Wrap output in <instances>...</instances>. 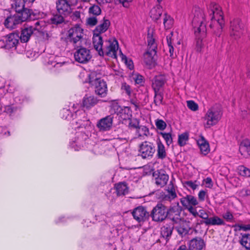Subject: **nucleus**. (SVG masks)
I'll use <instances>...</instances> for the list:
<instances>
[{
	"instance_id": "6ab92c4d",
	"label": "nucleus",
	"mask_w": 250,
	"mask_h": 250,
	"mask_svg": "<svg viewBox=\"0 0 250 250\" xmlns=\"http://www.w3.org/2000/svg\"><path fill=\"white\" fill-rule=\"evenodd\" d=\"M98 102L97 98L93 95H85L82 101V106L86 109H90L95 106Z\"/></svg>"
},
{
	"instance_id": "69168bd1",
	"label": "nucleus",
	"mask_w": 250,
	"mask_h": 250,
	"mask_svg": "<svg viewBox=\"0 0 250 250\" xmlns=\"http://www.w3.org/2000/svg\"><path fill=\"white\" fill-rule=\"evenodd\" d=\"M203 183L205 185L206 188H211L213 187V182L212 179L210 177H207L204 179Z\"/></svg>"
},
{
	"instance_id": "6e6552de",
	"label": "nucleus",
	"mask_w": 250,
	"mask_h": 250,
	"mask_svg": "<svg viewBox=\"0 0 250 250\" xmlns=\"http://www.w3.org/2000/svg\"><path fill=\"white\" fill-rule=\"evenodd\" d=\"M85 128H79L81 130L76 133L75 137L70 142V146L75 150L78 151L83 147L85 140L87 137V135L83 132V129Z\"/></svg>"
},
{
	"instance_id": "39448f33",
	"label": "nucleus",
	"mask_w": 250,
	"mask_h": 250,
	"mask_svg": "<svg viewBox=\"0 0 250 250\" xmlns=\"http://www.w3.org/2000/svg\"><path fill=\"white\" fill-rule=\"evenodd\" d=\"M222 115V112L220 108L216 106L210 107L203 118L204 127L208 128L216 125Z\"/></svg>"
},
{
	"instance_id": "f03ea898",
	"label": "nucleus",
	"mask_w": 250,
	"mask_h": 250,
	"mask_svg": "<svg viewBox=\"0 0 250 250\" xmlns=\"http://www.w3.org/2000/svg\"><path fill=\"white\" fill-rule=\"evenodd\" d=\"M69 108H63L60 112L62 119L71 121L72 129L85 128L89 125L90 122L86 117L85 113L82 110H79L80 105L78 104H73L68 106Z\"/></svg>"
},
{
	"instance_id": "5701e85b",
	"label": "nucleus",
	"mask_w": 250,
	"mask_h": 250,
	"mask_svg": "<svg viewBox=\"0 0 250 250\" xmlns=\"http://www.w3.org/2000/svg\"><path fill=\"white\" fill-rule=\"evenodd\" d=\"M173 228H174L182 236L187 234L189 230V228L184 220H181L179 222L173 224Z\"/></svg>"
},
{
	"instance_id": "a18cd8bd",
	"label": "nucleus",
	"mask_w": 250,
	"mask_h": 250,
	"mask_svg": "<svg viewBox=\"0 0 250 250\" xmlns=\"http://www.w3.org/2000/svg\"><path fill=\"white\" fill-rule=\"evenodd\" d=\"M164 19V25L166 29H170L172 27L173 24V19L170 16L167 14H165Z\"/></svg>"
},
{
	"instance_id": "c03bdc74",
	"label": "nucleus",
	"mask_w": 250,
	"mask_h": 250,
	"mask_svg": "<svg viewBox=\"0 0 250 250\" xmlns=\"http://www.w3.org/2000/svg\"><path fill=\"white\" fill-rule=\"evenodd\" d=\"M136 133L138 136H147L149 135V131L146 126L144 125H140L136 130Z\"/></svg>"
},
{
	"instance_id": "de8ad7c7",
	"label": "nucleus",
	"mask_w": 250,
	"mask_h": 250,
	"mask_svg": "<svg viewBox=\"0 0 250 250\" xmlns=\"http://www.w3.org/2000/svg\"><path fill=\"white\" fill-rule=\"evenodd\" d=\"M122 61L124 62L127 67L130 70L134 68V65L132 61L129 58H127L126 56L124 55L121 51H119Z\"/></svg>"
},
{
	"instance_id": "a19ab883",
	"label": "nucleus",
	"mask_w": 250,
	"mask_h": 250,
	"mask_svg": "<svg viewBox=\"0 0 250 250\" xmlns=\"http://www.w3.org/2000/svg\"><path fill=\"white\" fill-rule=\"evenodd\" d=\"M188 139L189 134L188 132H184L179 135L178 140V145L181 146H185L187 144V142L188 140Z\"/></svg>"
},
{
	"instance_id": "20e7f679",
	"label": "nucleus",
	"mask_w": 250,
	"mask_h": 250,
	"mask_svg": "<svg viewBox=\"0 0 250 250\" xmlns=\"http://www.w3.org/2000/svg\"><path fill=\"white\" fill-rule=\"evenodd\" d=\"M87 78L84 81V82L89 83L93 87L97 95L102 98L105 97L107 93L106 82L101 78H94V73L87 74Z\"/></svg>"
},
{
	"instance_id": "c9c22d12",
	"label": "nucleus",
	"mask_w": 250,
	"mask_h": 250,
	"mask_svg": "<svg viewBox=\"0 0 250 250\" xmlns=\"http://www.w3.org/2000/svg\"><path fill=\"white\" fill-rule=\"evenodd\" d=\"M240 244L247 250H250V234L241 233Z\"/></svg>"
},
{
	"instance_id": "9b49d317",
	"label": "nucleus",
	"mask_w": 250,
	"mask_h": 250,
	"mask_svg": "<svg viewBox=\"0 0 250 250\" xmlns=\"http://www.w3.org/2000/svg\"><path fill=\"white\" fill-rule=\"evenodd\" d=\"M180 202L182 206L187 209L191 214H195L194 209L197 207L199 202L194 196L191 195H187L180 199Z\"/></svg>"
},
{
	"instance_id": "79ce46f5",
	"label": "nucleus",
	"mask_w": 250,
	"mask_h": 250,
	"mask_svg": "<svg viewBox=\"0 0 250 250\" xmlns=\"http://www.w3.org/2000/svg\"><path fill=\"white\" fill-rule=\"evenodd\" d=\"M173 36V32H171L167 36V44L168 49L169 53V56L171 57H173L174 48L172 45V37Z\"/></svg>"
},
{
	"instance_id": "ddd939ff",
	"label": "nucleus",
	"mask_w": 250,
	"mask_h": 250,
	"mask_svg": "<svg viewBox=\"0 0 250 250\" xmlns=\"http://www.w3.org/2000/svg\"><path fill=\"white\" fill-rule=\"evenodd\" d=\"M230 28V35L235 38L240 37L244 33V25L238 19L234 20L231 22Z\"/></svg>"
},
{
	"instance_id": "2f4dec72",
	"label": "nucleus",
	"mask_w": 250,
	"mask_h": 250,
	"mask_svg": "<svg viewBox=\"0 0 250 250\" xmlns=\"http://www.w3.org/2000/svg\"><path fill=\"white\" fill-rule=\"evenodd\" d=\"M204 223L206 225L212 226H221L225 225V222L223 219L217 216H214L212 217L208 218L207 221H204Z\"/></svg>"
},
{
	"instance_id": "412c9836",
	"label": "nucleus",
	"mask_w": 250,
	"mask_h": 250,
	"mask_svg": "<svg viewBox=\"0 0 250 250\" xmlns=\"http://www.w3.org/2000/svg\"><path fill=\"white\" fill-rule=\"evenodd\" d=\"M20 23H21V20L20 17L17 13L13 16L8 17L5 20L4 25L7 28L13 29L15 26Z\"/></svg>"
},
{
	"instance_id": "f3484780",
	"label": "nucleus",
	"mask_w": 250,
	"mask_h": 250,
	"mask_svg": "<svg viewBox=\"0 0 250 250\" xmlns=\"http://www.w3.org/2000/svg\"><path fill=\"white\" fill-rule=\"evenodd\" d=\"M132 213L134 218L139 222L144 221L148 216V213L146 208L142 206L135 208Z\"/></svg>"
},
{
	"instance_id": "c85d7f7f",
	"label": "nucleus",
	"mask_w": 250,
	"mask_h": 250,
	"mask_svg": "<svg viewBox=\"0 0 250 250\" xmlns=\"http://www.w3.org/2000/svg\"><path fill=\"white\" fill-rule=\"evenodd\" d=\"M156 53H153L152 51L147 50L144 54V62L148 67L154 66L155 64L154 56Z\"/></svg>"
},
{
	"instance_id": "8fccbe9b",
	"label": "nucleus",
	"mask_w": 250,
	"mask_h": 250,
	"mask_svg": "<svg viewBox=\"0 0 250 250\" xmlns=\"http://www.w3.org/2000/svg\"><path fill=\"white\" fill-rule=\"evenodd\" d=\"M88 13L90 15L98 16L101 13V9L98 5L93 4L89 8Z\"/></svg>"
},
{
	"instance_id": "7ed1b4c3",
	"label": "nucleus",
	"mask_w": 250,
	"mask_h": 250,
	"mask_svg": "<svg viewBox=\"0 0 250 250\" xmlns=\"http://www.w3.org/2000/svg\"><path fill=\"white\" fill-rule=\"evenodd\" d=\"M46 23L43 20L37 21L33 25H26L21 30L20 36L21 42H26L32 34L41 35L45 32Z\"/></svg>"
},
{
	"instance_id": "7c9ffc66",
	"label": "nucleus",
	"mask_w": 250,
	"mask_h": 250,
	"mask_svg": "<svg viewBox=\"0 0 250 250\" xmlns=\"http://www.w3.org/2000/svg\"><path fill=\"white\" fill-rule=\"evenodd\" d=\"M168 178V175L159 172L157 177L155 178V184L159 187H163L167 184Z\"/></svg>"
},
{
	"instance_id": "f257e3e1",
	"label": "nucleus",
	"mask_w": 250,
	"mask_h": 250,
	"mask_svg": "<svg viewBox=\"0 0 250 250\" xmlns=\"http://www.w3.org/2000/svg\"><path fill=\"white\" fill-rule=\"evenodd\" d=\"M208 17L210 20L209 26L211 28L216 27L222 29L224 24L223 12L221 7L214 2H211L208 6ZM207 17H205L203 11L199 8L194 9V17L192 24L196 36L195 49L201 52L204 48L203 39L206 36V21Z\"/></svg>"
},
{
	"instance_id": "4468645a",
	"label": "nucleus",
	"mask_w": 250,
	"mask_h": 250,
	"mask_svg": "<svg viewBox=\"0 0 250 250\" xmlns=\"http://www.w3.org/2000/svg\"><path fill=\"white\" fill-rule=\"evenodd\" d=\"M56 8L59 14L67 16L72 10L71 6L67 0H58L56 2Z\"/></svg>"
},
{
	"instance_id": "393cba45",
	"label": "nucleus",
	"mask_w": 250,
	"mask_h": 250,
	"mask_svg": "<svg viewBox=\"0 0 250 250\" xmlns=\"http://www.w3.org/2000/svg\"><path fill=\"white\" fill-rule=\"evenodd\" d=\"M205 246V243L202 239L196 237L191 240L189 242L190 250H202Z\"/></svg>"
},
{
	"instance_id": "a878e982",
	"label": "nucleus",
	"mask_w": 250,
	"mask_h": 250,
	"mask_svg": "<svg viewBox=\"0 0 250 250\" xmlns=\"http://www.w3.org/2000/svg\"><path fill=\"white\" fill-rule=\"evenodd\" d=\"M239 151L244 157L250 156V142L249 140H243L239 146Z\"/></svg>"
},
{
	"instance_id": "e2e57ef3",
	"label": "nucleus",
	"mask_w": 250,
	"mask_h": 250,
	"mask_svg": "<svg viewBox=\"0 0 250 250\" xmlns=\"http://www.w3.org/2000/svg\"><path fill=\"white\" fill-rule=\"evenodd\" d=\"M163 100V97L161 94L158 92L155 93L154 103L156 105L161 104Z\"/></svg>"
},
{
	"instance_id": "49530a36",
	"label": "nucleus",
	"mask_w": 250,
	"mask_h": 250,
	"mask_svg": "<svg viewBox=\"0 0 250 250\" xmlns=\"http://www.w3.org/2000/svg\"><path fill=\"white\" fill-rule=\"evenodd\" d=\"M173 227L165 226L161 228V234L163 237L167 238L170 236L172 232Z\"/></svg>"
},
{
	"instance_id": "2eb2a0df",
	"label": "nucleus",
	"mask_w": 250,
	"mask_h": 250,
	"mask_svg": "<svg viewBox=\"0 0 250 250\" xmlns=\"http://www.w3.org/2000/svg\"><path fill=\"white\" fill-rule=\"evenodd\" d=\"M181 212V210L179 207V204L177 203V206L170 207L167 210V217L173 222V224L179 222L182 220L180 216Z\"/></svg>"
},
{
	"instance_id": "bb28decb",
	"label": "nucleus",
	"mask_w": 250,
	"mask_h": 250,
	"mask_svg": "<svg viewBox=\"0 0 250 250\" xmlns=\"http://www.w3.org/2000/svg\"><path fill=\"white\" fill-rule=\"evenodd\" d=\"M64 60L63 57L52 55L49 58L48 64L58 68L65 64Z\"/></svg>"
},
{
	"instance_id": "b1692460",
	"label": "nucleus",
	"mask_w": 250,
	"mask_h": 250,
	"mask_svg": "<svg viewBox=\"0 0 250 250\" xmlns=\"http://www.w3.org/2000/svg\"><path fill=\"white\" fill-rule=\"evenodd\" d=\"M197 143L202 154L206 155L210 151L209 144L203 136L199 137Z\"/></svg>"
},
{
	"instance_id": "9d476101",
	"label": "nucleus",
	"mask_w": 250,
	"mask_h": 250,
	"mask_svg": "<svg viewBox=\"0 0 250 250\" xmlns=\"http://www.w3.org/2000/svg\"><path fill=\"white\" fill-rule=\"evenodd\" d=\"M151 216L152 220L154 221H163L167 216L166 207L161 203H158L153 208Z\"/></svg>"
},
{
	"instance_id": "4c0bfd02",
	"label": "nucleus",
	"mask_w": 250,
	"mask_h": 250,
	"mask_svg": "<svg viewBox=\"0 0 250 250\" xmlns=\"http://www.w3.org/2000/svg\"><path fill=\"white\" fill-rule=\"evenodd\" d=\"M31 10L29 9L27 7L23 8L21 12L17 13V15L20 17L21 23L29 19L31 17Z\"/></svg>"
},
{
	"instance_id": "f704fd0d",
	"label": "nucleus",
	"mask_w": 250,
	"mask_h": 250,
	"mask_svg": "<svg viewBox=\"0 0 250 250\" xmlns=\"http://www.w3.org/2000/svg\"><path fill=\"white\" fill-rule=\"evenodd\" d=\"M177 197L175 188L173 186L168 188L167 193L164 195L163 199L164 201L171 202Z\"/></svg>"
},
{
	"instance_id": "680f3d73",
	"label": "nucleus",
	"mask_w": 250,
	"mask_h": 250,
	"mask_svg": "<svg viewBox=\"0 0 250 250\" xmlns=\"http://www.w3.org/2000/svg\"><path fill=\"white\" fill-rule=\"evenodd\" d=\"M15 110L16 108L13 105H9L4 106L3 112L9 115H11Z\"/></svg>"
},
{
	"instance_id": "0e129e2a",
	"label": "nucleus",
	"mask_w": 250,
	"mask_h": 250,
	"mask_svg": "<svg viewBox=\"0 0 250 250\" xmlns=\"http://www.w3.org/2000/svg\"><path fill=\"white\" fill-rule=\"evenodd\" d=\"M223 218L227 222H231L233 219V215L230 211H227L223 214Z\"/></svg>"
},
{
	"instance_id": "603ef678",
	"label": "nucleus",
	"mask_w": 250,
	"mask_h": 250,
	"mask_svg": "<svg viewBox=\"0 0 250 250\" xmlns=\"http://www.w3.org/2000/svg\"><path fill=\"white\" fill-rule=\"evenodd\" d=\"M132 79L136 84L142 85L144 83L143 77L138 73L133 75Z\"/></svg>"
},
{
	"instance_id": "a211bd4d",
	"label": "nucleus",
	"mask_w": 250,
	"mask_h": 250,
	"mask_svg": "<svg viewBox=\"0 0 250 250\" xmlns=\"http://www.w3.org/2000/svg\"><path fill=\"white\" fill-rule=\"evenodd\" d=\"M165 75H159L155 76L152 80V87L155 93L158 92L166 82Z\"/></svg>"
},
{
	"instance_id": "4d7b16f0",
	"label": "nucleus",
	"mask_w": 250,
	"mask_h": 250,
	"mask_svg": "<svg viewBox=\"0 0 250 250\" xmlns=\"http://www.w3.org/2000/svg\"><path fill=\"white\" fill-rule=\"evenodd\" d=\"M187 103V106L189 109L193 111H196L198 110L199 106L197 104H196L193 101H188Z\"/></svg>"
},
{
	"instance_id": "bf43d9fd",
	"label": "nucleus",
	"mask_w": 250,
	"mask_h": 250,
	"mask_svg": "<svg viewBox=\"0 0 250 250\" xmlns=\"http://www.w3.org/2000/svg\"><path fill=\"white\" fill-rule=\"evenodd\" d=\"M121 90L125 92L128 96L131 94V89L130 86L127 83H122Z\"/></svg>"
},
{
	"instance_id": "58836bf2",
	"label": "nucleus",
	"mask_w": 250,
	"mask_h": 250,
	"mask_svg": "<svg viewBox=\"0 0 250 250\" xmlns=\"http://www.w3.org/2000/svg\"><path fill=\"white\" fill-rule=\"evenodd\" d=\"M148 50L152 51L153 53H156L157 44L155 42L154 38L152 35L149 33L147 35V37Z\"/></svg>"
},
{
	"instance_id": "864d4df0",
	"label": "nucleus",
	"mask_w": 250,
	"mask_h": 250,
	"mask_svg": "<svg viewBox=\"0 0 250 250\" xmlns=\"http://www.w3.org/2000/svg\"><path fill=\"white\" fill-rule=\"evenodd\" d=\"M161 135L165 140L167 145H170L172 142L171 134L170 133L161 132Z\"/></svg>"
},
{
	"instance_id": "ea45409f",
	"label": "nucleus",
	"mask_w": 250,
	"mask_h": 250,
	"mask_svg": "<svg viewBox=\"0 0 250 250\" xmlns=\"http://www.w3.org/2000/svg\"><path fill=\"white\" fill-rule=\"evenodd\" d=\"M116 189L118 195H125L128 192V188L126 185L124 183L117 184Z\"/></svg>"
},
{
	"instance_id": "4be33fe9",
	"label": "nucleus",
	"mask_w": 250,
	"mask_h": 250,
	"mask_svg": "<svg viewBox=\"0 0 250 250\" xmlns=\"http://www.w3.org/2000/svg\"><path fill=\"white\" fill-rule=\"evenodd\" d=\"M6 42L7 48H11L15 47L19 42V36L17 33H13L5 37Z\"/></svg>"
},
{
	"instance_id": "6e6d98bb",
	"label": "nucleus",
	"mask_w": 250,
	"mask_h": 250,
	"mask_svg": "<svg viewBox=\"0 0 250 250\" xmlns=\"http://www.w3.org/2000/svg\"><path fill=\"white\" fill-rule=\"evenodd\" d=\"M110 107L114 110L115 113L119 112V111L122 107L119 105L117 100H113L111 101Z\"/></svg>"
},
{
	"instance_id": "338daca9",
	"label": "nucleus",
	"mask_w": 250,
	"mask_h": 250,
	"mask_svg": "<svg viewBox=\"0 0 250 250\" xmlns=\"http://www.w3.org/2000/svg\"><path fill=\"white\" fill-rule=\"evenodd\" d=\"M239 230L248 231L250 230V224H238L236 225Z\"/></svg>"
},
{
	"instance_id": "f8f14e48",
	"label": "nucleus",
	"mask_w": 250,
	"mask_h": 250,
	"mask_svg": "<svg viewBox=\"0 0 250 250\" xmlns=\"http://www.w3.org/2000/svg\"><path fill=\"white\" fill-rule=\"evenodd\" d=\"M74 58L76 61L84 63L88 62L92 58L89 49L83 47L77 49L74 53Z\"/></svg>"
},
{
	"instance_id": "dca6fc26",
	"label": "nucleus",
	"mask_w": 250,
	"mask_h": 250,
	"mask_svg": "<svg viewBox=\"0 0 250 250\" xmlns=\"http://www.w3.org/2000/svg\"><path fill=\"white\" fill-rule=\"evenodd\" d=\"M113 118L107 116L100 120L97 123V127L99 130L105 131L110 129L112 125Z\"/></svg>"
},
{
	"instance_id": "5fc2aeb1",
	"label": "nucleus",
	"mask_w": 250,
	"mask_h": 250,
	"mask_svg": "<svg viewBox=\"0 0 250 250\" xmlns=\"http://www.w3.org/2000/svg\"><path fill=\"white\" fill-rule=\"evenodd\" d=\"M65 16L60 15H56L51 19L53 23L59 24L62 22L64 21V17Z\"/></svg>"
},
{
	"instance_id": "774afa93",
	"label": "nucleus",
	"mask_w": 250,
	"mask_h": 250,
	"mask_svg": "<svg viewBox=\"0 0 250 250\" xmlns=\"http://www.w3.org/2000/svg\"><path fill=\"white\" fill-rule=\"evenodd\" d=\"M98 22V20L96 16L90 17L87 19V23L90 26L95 25Z\"/></svg>"
},
{
	"instance_id": "3c124183",
	"label": "nucleus",
	"mask_w": 250,
	"mask_h": 250,
	"mask_svg": "<svg viewBox=\"0 0 250 250\" xmlns=\"http://www.w3.org/2000/svg\"><path fill=\"white\" fill-rule=\"evenodd\" d=\"M199 183L197 181H187L183 183L184 187L186 188H190L193 190H195L199 186Z\"/></svg>"
},
{
	"instance_id": "37998d69",
	"label": "nucleus",
	"mask_w": 250,
	"mask_h": 250,
	"mask_svg": "<svg viewBox=\"0 0 250 250\" xmlns=\"http://www.w3.org/2000/svg\"><path fill=\"white\" fill-rule=\"evenodd\" d=\"M198 207L194 209V211L196 212V214H191L194 217H196L199 216V217L203 219L205 221H207L208 219V215L207 211L203 209H201L197 211Z\"/></svg>"
},
{
	"instance_id": "e433bc0d",
	"label": "nucleus",
	"mask_w": 250,
	"mask_h": 250,
	"mask_svg": "<svg viewBox=\"0 0 250 250\" xmlns=\"http://www.w3.org/2000/svg\"><path fill=\"white\" fill-rule=\"evenodd\" d=\"M157 156L159 159H164L167 156L165 147L160 140L157 141Z\"/></svg>"
},
{
	"instance_id": "052dcab7",
	"label": "nucleus",
	"mask_w": 250,
	"mask_h": 250,
	"mask_svg": "<svg viewBox=\"0 0 250 250\" xmlns=\"http://www.w3.org/2000/svg\"><path fill=\"white\" fill-rule=\"evenodd\" d=\"M157 128L161 130H164L167 126L166 123L162 120H157L155 122Z\"/></svg>"
},
{
	"instance_id": "13d9d810",
	"label": "nucleus",
	"mask_w": 250,
	"mask_h": 250,
	"mask_svg": "<svg viewBox=\"0 0 250 250\" xmlns=\"http://www.w3.org/2000/svg\"><path fill=\"white\" fill-rule=\"evenodd\" d=\"M139 122L136 119H132L129 120L128 126L131 129H134L135 131L139 126Z\"/></svg>"
},
{
	"instance_id": "aec40b11",
	"label": "nucleus",
	"mask_w": 250,
	"mask_h": 250,
	"mask_svg": "<svg viewBox=\"0 0 250 250\" xmlns=\"http://www.w3.org/2000/svg\"><path fill=\"white\" fill-rule=\"evenodd\" d=\"M93 44L95 50L98 52L100 55H103L102 51L104 45V42H103L102 37L101 35L94 34L93 35Z\"/></svg>"
},
{
	"instance_id": "c756f323",
	"label": "nucleus",
	"mask_w": 250,
	"mask_h": 250,
	"mask_svg": "<svg viewBox=\"0 0 250 250\" xmlns=\"http://www.w3.org/2000/svg\"><path fill=\"white\" fill-rule=\"evenodd\" d=\"M116 114L121 120H130L131 117V111L127 106L122 107Z\"/></svg>"
},
{
	"instance_id": "1a4fd4ad",
	"label": "nucleus",
	"mask_w": 250,
	"mask_h": 250,
	"mask_svg": "<svg viewBox=\"0 0 250 250\" xmlns=\"http://www.w3.org/2000/svg\"><path fill=\"white\" fill-rule=\"evenodd\" d=\"M155 152V146L151 142L145 141L140 145L139 149V155L143 159H151Z\"/></svg>"
},
{
	"instance_id": "473e14b6",
	"label": "nucleus",
	"mask_w": 250,
	"mask_h": 250,
	"mask_svg": "<svg viewBox=\"0 0 250 250\" xmlns=\"http://www.w3.org/2000/svg\"><path fill=\"white\" fill-rule=\"evenodd\" d=\"M12 5L13 8L15 9L16 13L21 12L26 7H29L31 6H28L25 0H14Z\"/></svg>"
},
{
	"instance_id": "72a5a7b5",
	"label": "nucleus",
	"mask_w": 250,
	"mask_h": 250,
	"mask_svg": "<svg viewBox=\"0 0 250 250\" xmlns=\"http://www.w3.org/2000/svg\"><path fill=\"white\" fill-rule=\"evenodd\" d=\"M162 12V6L160 5H157L150 10V16L153 20H157L161 17Z\"/></svg>"
},
{
	"instance_id": "0eeeda50",
	"label": "nucleus",
	"mask_w": 250,
	"mask_h": 250,
	"mask_svg": "<svg viewBox=\"0 0 250 250\" xmlns=\"http://www.w3.org/2000/svg\"><path fill=\"white\" fill-rule=\"evenodd\" d=\"M119 48L118 42L115 38H110L104 42L102 51L104 55L113 58H117V53Z\"/></svg>"
},
{
	"instance_id": "09e8293b",
	"label": "nucleus",
	"mask_w": 250,
	"mask_h": 250,
	"mask_svg": "<svg viewBox=\"0 0 250 250\" xmlns=\"http://www.w3.org/2000/svg\"><path fill=\"white\" fill-rule=\"evenodd\" d=\"M238 170L241 176L250 177V169L244 166H239L238 167Z\"/></svg>"
},
{
	"instance_id": "423d86ee",
	"label": "nucleus",
	"mask_w": 250,
	"mask_h": 250,
	"mask_svg": "<svg viewBox=\"0 0 250 250\" xmlns=\"http://www.w3.org/2000/svg\"><path fill=\"white\" fill-rule=\"evenodd\" d=\"M83 37V29L78 24L70 27L66 33L67 42L72 43L74 46L80 44Z\"/></svg>"
},
{
	"instance_id": "cd10ccee",
	"label": "nucleus",
	"mask_w": 250,
	"mask_h": 250,
	"mask_svg": "<svg viewBox=\"0 0 250 250\" xmlns=\"http://www.w3.org/2000/svg\"><path fill=\"white\" fill-rule=\"evenodd\" d=\"M110 25V22L108 20L104 19L102 23L97 26L93 30L94 34L101 35V34L105 32L109 28Z\"/></svg>"
}]
</instances>
